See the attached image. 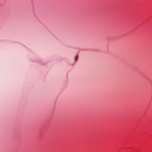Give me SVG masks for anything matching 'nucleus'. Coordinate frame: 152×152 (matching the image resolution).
<instances>
[{"label": "nucleus", "instance_id": "nucleus-1", "mask_svg": "<svg viewBox=\"0 0 152 152\" xmlns=\"http://www.w3.org/2000/svg\"><path fill=\"white\" fill-rule=\"evenodd\" d=\"M78 58V56L77 55L75 57V61H77Z\"/></svg>", "mask_w": 152, "mask_h": 152}]
</instances>
